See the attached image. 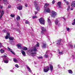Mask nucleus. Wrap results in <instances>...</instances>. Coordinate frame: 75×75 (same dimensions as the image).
<instances>
[{
  "label": "nucleus",
  "instance_id": "1",
  "mask_svg": "<svg viewBox=\"0 0 75 75\" xmlns=\"http://www.w3.org/2000/svg\"><path fill=\"white\" fill-rule=\"evenodd\" d=\"M39 45H40L39 43L38 42L36 45H35L34 47L32 49L29 50V52H33V51H34V52L37 51V49H36V47H38Z\"/></svg>",
  "mask_w": 75,
  "mask_h": 75
},
{
  "label": "nucleus",
  "instance_id": "2",
  "mask_svg": "<svg viewBox=\"0 0 75 75\" xmlns=\"http://www.w3.org/2000/svg\"><path fill=\"white\" fill-rule=\"evenodd\" d=\"M34 5L35 7V8L38 11L40 10V7L38 5V2L35 1L34 3Z\"/></svg>",
  "mask_w": 75,
  "mask_h": 75
},
{
  "label": "nucleus",
  "instance_id": "3",
  "mask_svg": "<svg viewBox=\"0 0 75 75\" xmlns=\"http://www.w3.org/2000/svg\"><path fill=\"white\" fill-rule=\"evenodd\" d=\"M2 57L3 58V60H4V63H6V64L8 63V58L7 57L6 55H4Z\"/></svg>",
  "mask_w": 75,
  "mask_h": 75
},
{
  "label": "nucleus",
  "instance_id": "4",
  "mask_svg": "<svg viewBox=\"0 0 75 75\" xmlns=\"http://www.w3.org/2000/svg\"><path fill=\"white\" fill-rule=\"evenodd\" d=\"M39 20L40 23L41 24H44L45 23V21L44 20V19L41 18Z\"/></svg>",
  "mask_w": 75,
  "mask_h": 75
},
{
  "label": "nucleus",
  "instance_id": "5",
  "mask_svg": "<svg viewBox=\"0 0 75 75\" xmlns=\"http://www.w3.org/2000/svg\"><path fill=\"white\" fill-rule=\"evenodd\" d=\"M16 6L17 9L19 10H21L23 9V6H22L20 4H18Z\"/></svg>",
  "mask_w": 75,
  "mask_h": 75
},
{
  "label": "nucleus",
  "instance_id": "6",
  "mask_svg": "<svg viewBox=\"0 0 75 75\" xmlns=\"http://www.w3.org/2000/svg\"><path fill=\"white\" fill-rule=\"evenodd\" d=\"M51 11H50V9L48 8H45V10H44V13L45 14L47 13H50Z\"/></svg>",
  "mask_w": 75,
  "mask_h": 75
},
{
  "label": "nucleus",
  "instance_id": "7",
  "mask_svg": "<svg viewBox=\"0 0 75 75\" xmlns=\"http://www.w3.org/2000/svg\"><path fill=\"white\" fill-rule=\"evenodd\" d=\"M42 31H41V33L42 35H44V32L46 31V30L44 27H42L41 28Z\"/></svg>",
  "mask_w": 75,
  "mask_h": 75
},
{
  "label": "nucleus",
  "instance_id": "8",
  "mask_svg": "<svg viewBox=\"0 0 75 75\" xmlns=\"http://www.w3.org/2000/svg\"><path fill=\"white\" fill-rule=\"evenodd\" d=\"M52 14H51V16L52 17L54 18L57 15V13L54 11H52L51 12Z\"/></svg>",
  "mask_w": 75,
  "mask_h": 75
},
{
  "label": "nucleus",
  "instance_id": "9",
  "mask_svg": "<svg viewBox=\"0 0 75 75\" xmlns=\"http://www.w3.org/2000/svg\"><path fill=\"white\" fill-rule=\"evenodd\" d=\"M49 70H50V67H46L44 69L45 72H47Z\"/></svg>",
  "mask_w": 75,
  "mask_h": 75
},
{
  "label": "nucleus",
  "instance_id": "10",
  "mask_svg": "<svg viewBox=\"0 0 75 75\" xmlns=\"http://www.w3.org/2000/svg\"><path fill=\"white\" fill-rule=\"evenodd\" d=\"M71 6L72 7H75V1H72L71 4Z\"/></svg>",
  "mask_w": 75,
  "mask_h": 75
},
{
  "label": "nucleus",
  "instance_id": "11",
  "mask_svg": "<svg viewBox=\"0 0 75 75\" xmlns=\"http://www.w3.org/2000/svg\"><path fill=\"white\" fill-rule=\"evenodd\" d=\"M4 10H2V12H1V16H0V18L1 19V17H3V14H4Z\"/></svg>",
  "mask_w": 75,
  "mask_h": 75
},
{
  "label": "nucleus",
  "instance_id": "12",
  "mask_svg": "<svg viewBox=\"0 0 75 75\" xmlns=\"http://www.w3.org/2000/svg\"><path fill=\"white\" fill-rule=\"evenodd\" d=\"M46 44L42 43V47L43 48H46Z\"/></svg>",
  "mask_w": 75,
  "mask_h": 75
},
{
  "label": "nucleus",
  "instance_id": "13",
  "mask_svg": "<svg viewBox=\"0 0 75 75\" xmlns=\"http://www.w3.org/2000/svg\"><path fill=\"white\" fill-rule=\"evenodd\" d=\"M18 48L19 49H20L21 50L22 49V47H21V45L20 44H18L17 45Z\"/></svg>",
  "mask_w": 75,
  "mask_h": 75
},
{
  "label": "nucleus",
  "instance_id": "14",
  "mask_svg": "<svg viewBox=\"0 0 75 75\" xmlns=\"http://www.w3.org/2000/svg\"><path fill=\"white\" fill-rule=\"evenodd\" d=\"M37 53L36 52H32L31 53H30V55H31V56H32V57H34V56H35V55Z\"/></svg>",
  "mask_w": 75,
  "mask_h": 75
},
{
  "label": "nucleus",
  "instance_id": "15",
  "mask_svg": "<svg viewBox=\"0 0 75 75\" xmlns=\"http://www.w3.org/2000/svg\"><path fill=\"white\" fill-rule=\"evenodd\" d=\"M57 4L59 6V8H61V2H59L57 3Z\"/></svg>",
  "mask_w": 75,
  "mask_h": 75
},
{
  "label": "nucleus",
  "instance_id": "16",
  "mask_svg": "<svg viewBox=\"0 0 75 75\" xmlns=\"http://www.w3.org/2000/svg\"><path fill=\"white\" fill-rule=\"evenodd\" d=\"M47 21L48 22V23L49 25H51V21H50V19L49 18H47Z\"/></svg>",
  "mask_w": 75,
  "mask_h": 75
},
{
  "label": "nucleus",
  "instance_id": "17",
  "mask_svg": "<svg viewBox=\"0 0 75 75\" xmlns=\"http://www.w3.org/2000/svg\"><path fill=\"white\" fill-rule=\"evenodd\" d=\"M21 52L22 54V55H23V56H25V52L23 50H21Z\"/></svg>",
  "mask_w": 75,
  "mask_h": 75
},
{
  "label": "nucleus",
  "instance_id": "18",
  "mask_svg": "<svg viewBox=\"0 0 75 75\" xmlns=\"http://www.w3.org/2000/svg\"><path fill=\"white\" fill-rule=\"evenodd\" d=\"M50 69L51 72H52V70H53V66L52 65L50 66Z\"/></svg>",
  "mask_w": 75,
  "mask_h": 75
},
{
  "label": "nucleus",
  "instance_id": "19",
  "mask_svg": "<svg viewBox=\"0 0 75 75\" xmlns=\"http://www.w3.org/2000/svg\"><path fill=\"white\" fill-rule=\"evenodd\" d=\"M50 6V4H47V3H45L44 5V7L45 8H47V6Z\"/></svg>",
  "mask_w": 75,
  "mask_h": 75
},
{
  "label": "nucleus",
  "instance_id": "20",
  "mask_svg": "<svg viewBox=\"0 0 75 75\" xmlns=\"http://www.w3.org/2000/svg\"><path fill=\"white\" fill-rule=\"evenodd\" d=\"M55 23L56 25H57L58 24V18H56L55 20Z\"/></svg>",
  "mask_w": 75,
  "mask_h": 75
},
{
  "label": "nucleus",
  "instance_id": "21",
  "mask_svg": "<svg viewBox=\"0 0 75 75\" xmlns=\"http://www.w3.org/2000/svg\"><path fill=\"white\" fill-rule=\"evenodd\" d=\"M23 50L24 51H27V50H28V48L25 47H23Z\"/></svg>",
  "mask_w": 75,
  "mask_h": 75
},
{
  "label": "nucleus",
  "instance_id": "22",
  "mask_svg": "<svg viewBox=\"0 0 75 75\" xmlns=\"http://www.w3.org/2000/svg\"><path fill=\"white\" fill-rule=\"evenodd\" d=\"M13 61L14 62H16V63H17L18 62V61L16 59H13Z\"/></svg>",
  "mask_w": 75,
  "mask_h": 75
},
{
  "label": "nucleus",
  "instance_id": "23",
  "mask_svg": "<svg viewBox=\"0 0 75 75\" xmlns=\"http://www.w3.org/2000/svg\"><path fill=\"white\" fill-rule=\"evenodd\" d=\"M27 68L29 72H31V69H30V67L28 66H27Z\"/></svg>",
  "mask_w": 75,
  "mask_h": 75
},
{
  "label": "nucleus",
  "instance_id": "24",
  "mask_svg": "<svg viewBox=\"0 0 75 75\" xmlns=\"http://www.w3.org/2000/svg\"><path fill=\"white\" fill-rule=\"evenodd\" d=\"M68 71L69 74H72L73 73L72 71V70H68Z\"/></svg>",
  "mask_w": 75,
  "mask_h": 75
},
{
  "label": "nucleus",
  "instance_id": "25",
  "mask_svg": "<svg viewBox=\"0 0 75 75\" xmlns=\"http://www.w3.org/2000/svg\"><path fill=\"white\" fill-rule=\"evenodd\" d=\"M0 52L1 53H3L4 52V50H3L2 49H1L0 50Z\"/></svg>",
  "mask_w": 75,
  "mask_h": 75
},
{
  "label": "nucleus",
  "instance_id": "26",
  "mask_svg": "<svg viewBox=\"0 0 75 75\" xmlns=\"http://www.w3.org/2000/svg\"><path fill=\"white\" fill-rule=\"evenodd\" d=\"M20 19V16H18L16 18V20H19Z\"/></svg>",
  "mask_w": 75,
  "mask_h": 75
},
{
  "label": "nucleus",
  "instance_id": "27",
  "mask_svg": "<svg viewBox=\"0 0 75 75\" xmlns=\"http://www.w3.org/2000/svg\"><path fill=\"white\" fill-rule=\"evenodd\" d=\"M25 23L28 24H30V22L27 21H25Z\"/></svg>",
  "mask_w": 75,
  "mask_h": 75
},
{
  "label": "nucleus",
  "instance_id": "28",
  "mask_svg": "<svg viewBox=\"0 0 75 75\" xmlns=\"http://www.w3.org/2000/svg\"><path fill=\"white\" fill-rule=\"evenodd\" d=\"M37 18V16H34L33 17V19H35V18Z\"/></svg>",
  "mask_w": 75,
  "mask_h": 75
},
{
  "label": "nucleus",
  "instance_id": "29",
  "mask_svg": "<svg viewBox=\"0 0 75 75\" xmlns=\"http://www.w3.org/2000/svg\"><path fill=\"white\" fill-rule=\"evenodd\" d=\"M9 39L10 40H14V37H10L9 38Z\"/></svg>",
  "mask_w": 75,
  "mask_h": 75
},
{
  "label": "nucleus",
  "instance_id": "30",
  "mask_svg": "<svg viewBox=\"0 0 75 75\" xmlns=\"http://www.w3.org/2000/svg\"><path fill=\"white\" fill-rule=\"evenodd\" d=\"M11 17H15V15L11 14Z\"/></svg>",
  "mask_w": 75,
  "mask_h": 75
},
{
  "label": "nucleus",
  "instance_id": "31",
  "mask_svg": "<svg viewBox=\"0 0 75 75\" xmlns=\"http://www.w3.org/2000/svg\"><path fill=\"white\" fill-rule=\"evenodd\" d=\"M61 40H59L58 41V43H57V44H60V42L61 41Z\"/></svg>",
  "mask_w": 75,
  "mask_h": 75
},
{
  "label": "nucleus",
  "instance_id": "32",
  "mask_svg": "<svg viewBox=\"0 0 75 75\" xmlns=\"http://www.w3.org/2000/svg\"><path fill=\"white\" fill-rule=\"evenodd\" d=\"M44 57L45 58H47L48 57V55H47V54H45Z\"/></svg>",
  "mask_w": 75,
  "mask_h": 75
},
{
  "label": "nucleus",
  "instance_id": "33",
  "mask_svg": "<svg viewBox=\"0 0 75 75\" xmlns=\"http://www.w3.org/2000/svg\"><path fill=\"white\" fill-rule=\"evenodd\" d=\"M15 66L16 67V68H19V66H18V64H16L15 65Z\"/></svg>",
  "mask_w": 75,
  "mask_h": 75
},
{
  "label": "nucleus",
  "instance_id": "34",
  "mask_svg": "<svg viewBox=\"0 0 75 75\" xmlns=\"http://www.w3.org/2000/svg\"><path fill=\"white\" fill-rule=\"evenodd\" d=\"M3 47V45L0 42V48H1V47Z\"/></svg>",
  "mask_w": 75,
  "mask_h": 75
},
{
  "label": "nucleus",
  "instance_id": "35",
  "mask_svg": "<svg viewBox=\"0 0 75 75\" xmlns=\"http://www.w3.org/2000/svg\"><path fill=\"white\" fill-rule=\"evenodd\" d=\"M8 49L9 50V51H10L11 52L12 51V50H11V49H10L9 47H8Z\"/></svg>",
  "mask_w": 75,
  "mask_h": 75
},
{
  "label": "nucleus",
  "instance_id": "36",
  "mask_svg": "<svg viewBox=\"0 0 75 75\" xmlns=\"http://www.w3.org/2000/svg\"><path fill=\"white\" fill-rule=\"evenodd\" d=\"M70 9V6H68V8H67V10H69Z\"/></svg>",
  "mask_w": 75,
  "mask_h": 75
},
{
  "label": "nucleus",
  "instance_id": "37",
  "mask_svg": "<svg viewBox=\"0 0 75 75\" xmlns=\"http://www.w3.org/2000/svg\"><path fill=\"white\" fill-rule=\"evenodd\" d=\"M34 13H35V15H36L37 13H38V12L37 11H34Z\"/></svg>",
  "mask_w": 75,
  "mask_h": 75
},
{
  "label": "nucleus",
  "instance_id": "38",
  "mask_svg": "<svg viewBox=\"0 0 75 75\" xmlns=\"http://www.w3.org/2000/svg\"><path fill=\"white\" fill-rule=\"evenodd\" d=\"M38 59H42V57H38Z\"/></svg>",
  "mask_w": 75,
  "mask_h": 75
},
{
  "label": "nucleus",
  "instance_id": "39",
  "mask_svg": "<svg viewBox=\"0 0 75 75\" xmlns=\"http://www.w3.org/2000/svg\"><path fill=\"white\" fill-rule=\"evenodd\" d=\"M25 6L26 7H27L28 6V4H27V3H25Z\"/></svg>",
  "mask_w": 75,
  "mask_h": 75
},
{
  "label": "nucleus",
  "instance_id": "40",
  "mask_svg": "<svg viewBox=\"0 0 75 75\" xmlns=\"http://www.w3.org/2000/svg\"><path fill=\"white\" fill-rule=\"evenodd\" d=\"M67 31H69V28H67Z\"/></svg>",
  "mask_w": 75,
  "mask_h": 75
},
{
  "label": "nucleus",
  "instance_id": "41",
  "mask_svg": "<svg viewBox=\"0 0 75 75\" xmlns=\"http://www.w3.org/2000/svg\"><path fill=\"white\" fill-rule=\"evenodd\" d=\"M65 2L66 3L67 5H68L69 3L68 2V1H66Z\"/></svg>",
  "mask_w": 75,
  "mask_h": 75
},
{
  "label": "nucleus",
  "instance_id": "42",
  "mask_svg": "<svg viewBox=\"0 0 75 75\" xmlns=\"http://www.w3.org/2000/svg\"><path fill=\"white\" fill-rule=\"evenodd\" d=\"M8 8H11V6L10 5H9V6H8Z\"/></svg>",
  "mask_w": 75,
  "mask_h": 75
},
{
  "label": "nucleus",
  "instance_id": "43",
  "mask_svg": "<svg viewBox=\"0 0 75 75\" xmlns=\"http://www.w3.org/2000/svg\"><path fill=\"white\" fill-rule=\"evenodd\" d=\"M8 36H6L5 37L6 39H8Z\"/></svg>",
  "mask_w": 75,
  "mask_h": 75
},
{
  "label": "nucleus",
  "instance_id": "44",
  "mask_svg": "<svg viewBox=\"0 0 75 75\" xmlns=\"http://www.w3.org/2000/svg\"><path fill=\"white\" fill-rule=\"evenodd\" d=\"M11 52H12V54H14V55H15V54H14V52L13 51H11Z\"/></svg>",
  "mask_w": 75,
  "mask_h": 75
},
{
  "label": "nucleus",
  "instance_id": "45",
  "mask_svg": "<svg viewBox=\"0 0 75 75\" xmlns=\"http://www.w3.org/2000/svg\"><path fill=\"white\" fill-rule=\"evenodd\" d=\"M7 36H9L10 35V33H7Z\"/></svg>",
  "mask_w": 75,
  "mask_h": 75
},
{
  "label": "nucleus",
  "instance_id": "46",
  "mask_svg": "<svg viewBox=\"0 0 75 75\" xmlns=\"http://www.w3.org/2000/svg\"><path fill=\"white\" fill-rule=\"evenodd\" d=\"M4 3H7V0H4Z\"/></svg>",
  "mask_w": 75,
  "mask_h": 75
},
{
  "label": "nucleus",
  "instance_id": "47",
  "mask_svg": "<svg viewBox=\"0 0 75 75\" xmlns=\"http://www.w3.org/2000/svg\"><path fill=\"white\" fill-rule=\"evenodd\" d=\"M52 3L53 4L54 3H55V1L53 0L52 1Z\"/></svg>",
  "mask_w": 75,
  "mask_h": 75
},
{
  "label": "nucleus",
  "instance_id": "48",
  "mask_svg": "<svg viewBox=\"0 0 75 75\" xmlns=\"http://www.w3.org/2000/svg\"><path fill=\"white\" fill-rule=\"evenodd\" d=\"M17 31H18V32H19V33H20V32H21V31H20V30H19V29H18V30H17Z\"/></svg>",
  "mask_w": 75,
  "mask_h": 75
},
{
  "label": "nucleus",
  "instance_id": "49",
  "mask_svg": "<svg viewBox=\"0 0 75 75\" xmlns=\"http://www.w3.org/2000/svg\"><path fill=\"white\" fill-rule=\"evenodd\" d=\"M59 54H60L61 55H62V54H63L62 52H59Z\"/></svg>",
  "mask_w": 75,
  "mask_h": 75
},
{
  "label": "nucleus",
  "instance_id": "50",
  "mask_svg": "<svg viewBox=\"0 0 75 75\" xmlns=\"http://www.w3.org/2000/svg\"><path fill=\"white\" fill-rule=\"evenodd\" d=\"M62 18H63V19H64V21H66V20L65 19V18L64 17H63Z\"/></svg>",
  "mask_w": 75,
  "mask_h": 75
},
{
  "label": "nucleus",
  "instance_id": "51",
  "mask_svg": "<svg viewBox=\"0 0 75 75\" xmlns=\"http://www.w3.org/2000/svg\"><path fill=\"white\" fill-rule=\"evenodd\" d=\"M70 10H74V8H71Z\"/></svg>",
  "mask_w": 75,
  "mask_h": 75
},
{
  "label": "nucleus",
  "instance_id": "52",
  "mask_svg": "<svg viewBox=\"0 0 75 75\" xmlns=\"http://www.w3.org/2000/svg\"><path fill=\"white\" fill-rule=\"evenodd\" d=\"M70 46L71 47V48H72V47H73V46L72 45H70Z\"/></svg>",
  "mask_w": 75,
  "mask_h": 75
},
{
  "label": "nucleus",
  "instance_id": "53",
  "mask_svg": "<svg viewBox=\"0 0 75 75\" xmlns=\"http://www.w3.org/2000/svg\"><path fill=\"white\" fill-rule=\"evenodd\" d=\"M58 68H61V65H58Z\"/></svg>",
  "mask_w": 75,
  "mask_h": 75
},
{
  "label": "nucleus",
  "instance_id": "54",
  "mask_svg": "<svg viewBox=\"0 0 75 75\" xmlns=\"http://www.w3.org/2000/svg\"><path fill=\"white\" fill-rule=\"evenodd\" d=\"M3 32H4V33H5V32L6 31V30H3Z\"/></svg>",
  "mask_w": 75,
  "mask_h": 75
},
{
  "label": "nucleus",
  "instance_id": "55",
  "mask_svg": "<svg viewBox=\"0 0 75 75\" xmlns=\"http://www.w3.org/2000/svg\"><path fill=\"white\" fill-rule=\"evenodd\" d=\"M11 72H14V71L13 70H11L10 71Z\"/></svg>",
  "mask_w": 75,
  "mask_h": 75
},
{
  "label": "nucleus",
  "instance_id": "56",
  "mask_svg": "<svg viewBox=\"0 0 75 75\" xmlns=\"http://www.w3.org/2000/svg\"><path fill=\"white\" fill-rule=\"evenodd\" d=\"M48 39L49 40V41H50V38H48Z\"/></svg>",
  "mask_w": 75,
  "mask_h": 75
},
{
  "label": "nucleus",
  "instance_id": "57",
  "mask_svg": "<svg viewBox=\"0 0 75 75\" xmlns=\"http://www.w3.org/2000/svg\"><path fill=\"white\" fill-rule=\"evenodd\" d=\"M1 8H3V6H1Z\"/></svg>",
  "mask_w": 75,
  "mask_h": 75
},
{
  "label": "nucleus",
  "instance_id": "58",
  "mask_svg": "<svg viewBox=\"0 0 75 75\" xmlns=\"http://www.w3.org/2000/svg\"><path fill=\"white\" fill-rule=\"evenodd\" d=\"M18 0V1H20L21 0Z\"/></svg>",
  "mask_w": 75,
  "mask_h": 75
},
{
  "label": "nucleus",
  "instance_id": "59",
  "mask_svg": "<svg viewBox=\"0 0 75 75\" xmlns=\"http://www.w3.org/2000/svg\"><path fill=\"white\" fill-rule=\"evenodd\" d=\"M64 1H66V0H64Z\"/></svg>",
  "mask_w": 75,
  "mask_h": 75
},
{
  "label": "nucleus",
  "instance_id": "60",
  "mask_svg": "<svg viewBox=\"0 0 75 75\" xmlns=\"http://www.w3.org/2000/svg\"><path fill=\"white\" fill-rule=\"evenodd\" d=\"M5 4H6V3H4Z\"/></svg>",
  "mask_w": 75,
  "mask_h": 75
},
{
  "label": "nucleus",
  "instance_id": "61",
  "mask_svg": "<svg viewBox=\"0 0 75 75\" xmlns=\"http://www.w3.org/2000/svg\"><path fill=\"white\" fill-rule=\"evenodd\" d=\"M33 75H35V74H33Z\"/></svg>",
  "mask_w": 75,
  "mask_h": 75
},
{
  "label": "nucleus",
  "instance_id": "62",
  "mask_svg": "<svg viewBox=\"0 0 75 75\" xmlns=\"http://www.w3.org/2000/svg\"><path fill=\"white\" fill-rule=\"evenodd\" d=\"M0 1H1V0H0Z\"/></svg>",
  "mask_w": 75,
  "mask_h": 75
}]
</instances>
